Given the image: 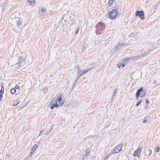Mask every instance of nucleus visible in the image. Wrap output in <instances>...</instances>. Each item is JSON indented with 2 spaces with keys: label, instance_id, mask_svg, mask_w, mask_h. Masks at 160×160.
I'll return each mask as SVG.
<instances>
[{
  "label": "nucleus",
  "instance_id": "nucleus-33",
  "mask_svg": "<svg viewBox=\"0 0 160 160\" xmlns=\"http://www.w3.org/2000/svg\"><path fill=\"white\" fill-rule=\"evenodd\" d=\"M74 19H73H73H72L71 21H72V23H71V26H72V25L73 24L74 22Z\"/></svg>",
  "mask_w": 160,
  "mask_h": 160
},
{
  "label": "nucleus",
  "instance_id": "nucleus-7",
  "mask_svg": "<svg viewBox=\"0 0 160 160\" xmlns=\"http://www.w3.org/2000/svg\"><path fill=\"white\" fill-rule=\"evenodd\" d=\"M89 154V151L84 152L83 153V156L82 158H80L79 160H84L85 159H87Z\"/></svg>",
  "mask_w": 160,
  "mask_h": 160
},
{
  "label": "nucleus",
  "instance_id": "nucleus-48",
  "mask_svg": "<svg viewBox=\"0 0 160 160\" xmlns=\"http://www.w3.org/2000/svg\"><path fill=\"white\" fill-rule=\"evenodd\" d=\"M63 19V18H62V20Z\"/></svg>",
  "mask_w": 160,
  "mask_h": 160
},
{
  "label": "nucleus",
  "instance_id": "nucleus-3",
  "mask_svg": "<svg viewBox=\"0 0 160 160\" xmlns=\"http://www.w3.org/2000/svg\"><path fill=\"white\" fill-rule=\"evenodd\" d=\"M149 53L150 52L149 51H148V52H145L144 53L140 55L137 56H134L133 57H131L130 58L131 59H132V60H137L144 57Z\"/></svg>",
  "mask_w": 160,
  "mask_h": 160
},
{
  "label": "nucleus",
  "instance_id": "nucleus-44",
  "mask_svg": "<svg viewBox=\"0 0 160 160\" xmlns=\"http://www.w3.org/2000/svg\"><path fill=\"white\" fill-rule=\"evenodd\" d=\"M49 132H50L51 131V129H50L49 130Z\"/></svg>",
  "mask_w": 160,
  "mask_h": 160
},
{
  "label": "nucleus",
  "instance_id": "nucleus-39",
  "mask_svg": "<svg viewBox=\"0 0 160 160\" xmlns=\"http://www.w3.org/2000/svg\"><path fill=\"white\" fill-rule=\"evenodd\" d=\"M147 122V119H145L144 120V121L142 122V123H146Z\"/></svg>",
  "mask_w": 160,
  "mask_h": 160
},
{
  "label": "nucleus",
  "instance_id": "nucleus-28",
  "mask_svg": "<svg viewBox=\"0 0 160 160\" xmlns=\"http://www.w3.org/2000/svg\"><path fill=\"white\" fill-rule=\"evenodd\" d=\"M116 91H117V89H116L114 91L113 93V95L112 96L113 97H114L115 96L116 94Z\"/></svg>",
  "mask_w": 160,
  "mask_h": 160
},
{
  "label": "nucleus",
  "instance_id": "nucleus-8",
  "mask_svg": "<svg viewBox=\"0 0 160 160\" xmlns=\"http://www.w3.org/2000/svg\"><path fill=\"white\" fill-rule=\"evenodd\" d=\"M62 96H60L59 97H58L56 100V102L58 103L59 106H62L63 104V102L62 101Z\"/></svg>",
  "mask_w": 160,
  "mask_h": 160
},
{
  "label": "nucleus",
  "instance_id": "nucleus-6",
  "mask_svg": "<svg viewBox=\"0 0 160 160\" xmlns=\"http://www.w3.org/2000/svg\"><path fill=\"white\" fill-rule=\"evenodd\" d=\"M122 147V144H120L116 146L114 149V153H118L121 150Z\"/></svg>",
  "mask_w": 160,
  "mask_h": 160
},
{
  "label": "nucleus",
  "instance_id": "nucleus-34",
  "mask_svg": "<svg viewBox=\"0 0 160 160\" xmlns=\"http://www.w3.org/2000/svg\"><path fill=\"white\" fill-rule=\"evenodd\" d=\"M19 86L18 85H16L15 87V88L16 89H19Z\"/></svg>",
  "mask_w": 160,
  "mask_h": 160
},
{
  "label": "nucleus",
  "instance_id": "nucleus-37",
  "mask_svg": "<svg viewBox=\"0 0 160 160\" xmlns=\"http://www.w3.org/2000/svg\"><path fill=\"white\" fill-rule=\"evenodd\" d=\"M146 102L147 104H148L149 103V101L148 99H146Z\"/></svg>",
  "mask_w": 160,
  "mask_h": 160
},
{
  "label": "nucleus",
  "instance_id": "nucleus-38",
  "mask_svg": "<svg viewBox=\"0 0 160 160\" xmlns=\"http://www.w3.org/2000/svg\"><path fill=\"white\" fill-rule=\"evenodd\" d=\"M2 95L0 94V101H1L2 99Z\"/></svg>",
  "mask_w": 160,
  "mask_h": 160
},
{
  "label": "nucleus",
  "instance_id": "nucleus-16",
  "mask_svg": "<svg viewBox=\"0 0 160 160\" xmlns=\"http://www.w3.org/2000/svg\"><path fill=\"white\" fill-rule=\"evenodd\" d=\"M82 76V75L80 74V72L78 71V75L76 78V80L77 81Z\"/></svg>",
  "mask_w": 160,
  "mask_h": 160
},
{
  "label": "nucleus",
  "instance_id": "nucleus-22",
  "mask_svg": "<svg viewBox=\"0 0 160 160\" xmlns=\"http://www.w3.org/2000/svg\"><path fill=\"white\" fill-rule=\"evenodd\" d=\"M87 72H88L86 70H84V71H82V72H80V74L82 76V75H84V74H85L86 73H87Z\"/></svg>",
  "mask_w": 160,
  "mask_h": 160
},
{
  "label": "nucleus",
  "instance_id": "nucleus-12",
  "mask_svg": "<svg viewBox=\"0 0 160 160\" xmlns=\"http://www.w3.org/2000/svg\"><path fill=\"white\" fill-rule=\"evenodd\" d=\"M146 94V92L145 91L143 90V88L142 89V91H141L140 92L139 94L140 97L142 98Z\"/></svg>",
  "mask_w": 160,
  "mask_h": 160
},
{
  "label": "nucleus",
  "instance_id": "nucleus-11",
  "mask_svg": "<svg viewBox=\"0 0 160 160\" xmlns=\"http://www.w3.org/2000/svg\"><path fill=\"white\" fill-rule=\"evenodd\" d=\"M38 147V145L35 144L34 145L31 149V153L33 154L34 152L35 151L36 149H37V147Z\"/></svg>",
  "mask_w": 160,
  "mask_h": 160
},
{
  "label": "nucleus",
  "instance_id": "nucleus-46",
  "mask_svg": "<svg viewBox=\"0 0 160 160\" xmlns=\"http://www.w3.org/2000/svg\"><path fill=\"white\" fill-rule=\"evenodd\" d=\"M18 2L21 1V0H18Z\"/></svg>",
  "mask_w": 160,
  "mask_h": 160
},
{
  "label": "nucleus",
  "instance_id": "nucleus-35",
  "mask_svg": "<svg viewBox=\"0 0 160 160\" xmlns=\"http://www.w3.org/2000/svg\"><path fill=\"white\" fill-rule=\"evenodd\" d=\"M79 28H78L77 30H76V32H75V34H78V31H79Z\"/></svg>",
  "mask_w": 160,
  "mask_h": 160
},
{
  "label": "nucleus",
  "instance_id": "nucleus-13",
  "mask_svg": "<svg viewBox=\"0 0 160 160\" xmlns=\"http://www.w3.org/2000/svg\"><path fill=\"white\" fill-rule=\"evenodd\" d=\"M28 3L30 5L33 6L35 4V0H28Z\"/></svg>",
  "mask_w": 160,
  "mask_h": 160
},
{
  "label": "nucleus",
  "instance_id": "nucleus-42",
  "mask_svg": "<svg viewBox=\"0 0 160 160\" xmlns=\"http://www.w3.org/2000/svg\"><path fill=\"white\" fill-rule=\"evenodd\" d=\"M43 131V130H42L40 131V134H39V136H40L41 134H42Z\"/></svg>",
  "mask_w": 160,
  "mask_h": 160
},
{
  "label": "nucleus",
  "instance_id": "nucleus-47",
  "mask_svg": "<svg viewBox=\"0 0 160 160\" xmlns=\"http://www.w3.org/2000/svg\"><path fill=\"white\" fill-rule=\"evenodd\" d=\"M104 160H107V159H105V158H104Z\"/></svg>",
  "mask_w": 160,
  "mask_h": 160
},
{
  "label": "nucleus",
  "instance_id": "nucleus-4",
  "mask_svg": "<svg viewBox=\"0 0 160 160\" xmlns=\"http://www.w3.org/2000/svg\"><path fill=\"white\" fill-rule=\"evenodd\" d=\"M142 149V147L140 146L138 147L136 150L134 152L133 156L134 157H138V159L139 158V155L141 153Z\"/></svg>",
  "mask_w": 160,
  "mask_h": 160
},
{
  "label": "nucleus",
  "instance_id": "nucleus-27",
  "mask_svg": "<svg viewBox=\"0 0 160 160\" xmlns=\"http://www.w3.org/2000/svg\"><path fill=\"white\" fill-rule=\"evenodd\" d=\"M105 25H102V26H100V27H99V28H100V29H101L102 30H103L104 28H105Z\"/></svg>",
  "mask_w": 160,
  "mask_h": 160
},
{
  "label": "nucleus",
  "instance_id": "nucleus-45",
  "mask_svg": "<svg viewBox=\"0 0 160 160\" xmlns=\"http://www.w3.org/2000/svg\"><path fill=\"white\" fill-rule=\"evenodd\" d=\"M93 64H91L90 65V66H91V65H93Z\"/></svg>",
  "mask_w": 160,
  "mask_h": 160
},
{
  "label": "nucleus",
  "instance_id": "nucleus-2",
  "mask_svg": "<svg viewBox=\"0 0 160 160\" xmlns=\"http://www.w3.org/2000/svg\"><path fill=\"white\" fill-rule=\"evenodd\" d=\"M118 10L116 9L112 10L109 13V16L110 19L114 18L117 15Z\"/></svg>",
  "mask_w": 160,
  "mask_h": 160
},
{
  "label": "nucleus",
  "instance_id": "nucleus-43",
  "mask_svg": "<svg viewBox=\"0 0 160 160\" xmlns=\"http://www.w3.org/2000/svg\"><path fill=\"white\" fill-rule=\"evenodd\" d=\"M76 81H77L76 80L73 83V86H74L75 84H76Z\"/></svg>",
  "mask_w": 160,
  "mask_h": 160
},
{
  "label": "nucleus",
  "instance_id": "nucleus-32",
  "mask_svg": "<svg viewBox=\"0 0 160 160\" xmlns=\"http://www.w3.org/2000/svg\"><path fill=\"white\" fill-rule=\"evenodd\" d=\"M4 92V90H1L0 91V94L2 95Z\"/></svg>",
  "mask_w": 160,
  "mask_h": 160
},
{
  "label": "nucleus",
  "instance_id": "nucleus-29",
  "mask_svg": "<svg viewBox=\"0 0 160 160\" xmlns=\"http://www.w3.org/2000/svg\"><path fill=\"white\" fill-rule=\"evenodd\" d=\"M46 10V9L45 8H42L41 11V13H42V12L45 11Z\"/></svg>",
  "mask_w": 160,
  "mask_h": 160
},
{
  "label": "nucleus",
  "instance_id": "nucleus-15",
  "mask_svg": "<svg viewBox=\"0 0 160 160\" xmlns=\"http://www.w3.org/2000/svg\"><path fill=\"white\" fill-rule=\"evenodd\" d=\"M113 154V152H111L110 153H109L108 154H107V155H106L105 156V157L104 158L105 159H108V157L111 155H112Z\"/></svg>",
  "mask_w": 160,
  "mask_h": 160
},
{
  "label": "nucleus",
  "instance_id": "nucleus-25",
  "mask_svg": "<svg viewBox=\"0 0 160 160\" xmlns=\"http://www.w3.org/2000/svg\"><path fill=\"white\" fill-rule=\"evenodd\" d=\"M141 102H142V100H139L138 101V103L136 104V106H138L140 104V103H141Z\"/></svg>",
  "mask_w": 160,
  "mask_h": 160
},
{
  "label": "nucleus",
  "instance_id": "nucleus-5",
  "mask_svg": "<svg viewBox=\"0 0 160 160\" xmlns=\"http://www.w3.org/2000/svg\"><path fill=\"white\" fill-rule=\"evenodd\" d=\"M144 13L142 11H137L135 13V15L136 16H139L140 18L142 20L144 19Z\"/></svg>",
  "mask_w": 160,
  "mask_h": 160
},
{
  "label": "nucleus",
  "instance_id": "nucleus-26",
  "mask_svg": "<svg viewBox=\"0 0 160 160\" xmlns=\"http://www.w3.org/2000/svg\"><path fill=\"white\" fill-rule=\"evenodd\" d=\"M33 153H31V152H30V153L29 154V155L28 156V158H29L31 157L32 156V155L33 154Z\"/></svg>",
  "mask_w": 160,
  "mask_h": 160
},
{
  "label": "nucleus",
  "instance_id": "nucleus-1",
  "mask_svg": "<svg viewBox=\"0 0 160 160\" xmlns=\"http://www.w3.org/2000/svg\"><path fill=\"white\" fill-rule=\"evenodd\" d=\"M18 62L14 65L15 67H17V69L20 68L22 67L25 64V62H24L25 60L22 58V57L19 56L18 57Z\"/></svg>",
  "mask_w": 160,
  "mask_h": 160
},
{
  "label": "nucleus",
  "instance_id": "nucleus-21",
  "mask_svg": "<svg viewBox=\"0 0 160 160\" xmlns=\"http://www.w3.org/2000/svg\"><path fill=\"white\" fill-rule=\"evenodd\" d=\"M124 45V44H121V43H119L118 45L116 47H117L118 48L119 47H123V46Z\"/></svg>",
  "mask_w": 160,
  "mask_h": 160
},
{
  "label": "nucleus",
  "instance_id": "nucleus-14",
  "mask_svg": "<svg viewBox=\"0 0 160 160\" xmlns=\"http://www.w3.org/2000/svg\"><path fill=\"white\" fill-rule=\"evenodd\" d=\"M59 106V105L58 104V103H57L56 102L55 104H53L52 105V106H51V107H50V108L51 109H53L54 107H57Z\"/></svg>",
  "mask_w": 160,
  "mask_h": 160
},
{
  "label": "nucleus",
  "instance_id": "nucleus-18",
  "mask_svg": "<svg viewBox=\"0 0 160 160\" xmlns=\"http://www.w3.org/2000/svg\"><path fill=\"white\" fill-rule=\"evenodd\" d=\"M125 63L123 62V63H121L120 64H118V68H120V67L121 66H122V67H124L125 66Z\"/></svg>",
  "mask_w": 160,
  "mask_h": 160
},
{
  "label": "nucleus",
  "instance_id": "nucleus-40",
  "mask_svg": "<svg viewBox=\"0 0 160 160\" xmlns=\"http://www.w3.org/2000/svg\"><path fill=\"white\" fill-rule=\"evenodd\" d=\"M92 69V68H89L88 69L86 70L87 71V72H88L89 71H90L91 69Z\"/></svg>",
  "mask_w": 160,
  "mask_h": 160
},
{
  "label": "nucleus",
  "instance_id": "nucleus-20",
  "mask_svg": "<svg viewBox=\"0 0 160 160\" xmlns=\"http://www.w3.org/2000/svg\"><path fill=\"white\" fill-rule=\"evenodd\" d=\"M113 0H109V2L108 4L109 7H111L113 3Z\"/></svg>",
  "mask_w": 160,
  "mask_h": 160
},
{
  "label": "nucleus",
  "instance_id": "nucleus-24",
  "mask_svg": "<svg viewBox=\"0 0 160 160\" xmlns=\"http://www.w3.org/2000/svg\"><path fill=\"white\" fill-rule=\"evenodd\" d=\"M19 102V101L15 102L13 104V105L14 106H17Z\"/></svg>",
  "mask_w": 160,
  "mask_h": 160
},
{
  "label": "nucleus",
  "instance_id": "nucleus-31",
  "mask_svg": "<svg viewBox=\"0 0 160 160\" xmlns=\"http://www.w3.org/2000/svg\"><path fill=\"white\" fill-rule=\"evenodd\" d=\"M160 151V148L159 147H158L156 149V151L157 152H158Z\"/></svg>",
  "mask_w": 160,
  "mask_h": 160
},
{
  "label": "nucleus",
  "instance_id": "nucleus-30",
  "mask_svg": "<svg viewBox=\"0 0 160 160\" xmlns=\"http://www.w3.org/2000/svg\"><path fill=\"white\" fill-rule=\"evenodd\" d=\"M98 24L103 25L104 23L103 22H100L98 23Z\"/></svg>",
  "mask_w": 160,
  "mask_h": 160
},
{
  "label": "nucleus",
  "instance_id": "nucleus-9",
  "mask_svg": "<svg viewBox=\"0 0 160 160\" xmlns=\"http://www.w3.org/2000/svg\"><path fill=\"white\" fill-rule=\"evenodd\" d=\"M8 2V0H6L4 2L2 5L3 10H5V8L7 7Z\"/></svg>",
  "mask_w": 160,
  "mask_h": 160
},
{
  "label": "nucleus",
  "instance_id": "nucleus-10",
  "mask_svg": "<svg viewBox=\"0 0 160 160\" xmlns=\"http://www.w3.org/2000/svg\"><path fill=\"white\" fill-rule=\"evenodd\" d=\"M142 87H141L137 91L136 94V97L137 100L138 99V97L140 94V92L141 91H142Z\"/></svg>",
  "mask_w": 160,
  "mask_h": 160
},
{
  "label": "nucleus",
  "instance_id": "nucleus-36",
  "mask_svg": "<svg viewBox=\"0 0 160 160\" xmlns=\"http://www.w3.org/2000/svg\"><path fill=\"white\" fill-rule=\"evenodd\" d=\"M1 90H4V88L3 86L2 83V85L1 86Z\"/></svg>",
  "mask_w": 160,
  "mask_h": 160
},
{
  "label": "nucleus",
  "instance_id": "nucleus-23",
  "mask_svg": "<svg viewBox=\"0 0 160 160\" xmlns=\"http://www.w3.org/2000/svg\"><path fill=\"white\" fill-rule=\"evenodd\" d=\"M22 24V22L21 21H19L17 22V26H20V25Z\"/></svg>",
  "mask_w": 160,
  "mask_h": 160
},
{
  "label": "nucleus",
  "instance_id": "nucleus-19",
  "mask_svg": "<svg viewBox=\"0 0 160 160\" xmlns=\"http://www.w3.org/2000/svg\"><path fill=\"white\" fill-rule=\"evenodd\" d=\"M16 92V89H15V88H12L11 90V92L12 93V94H14Z\"/></svg>",
  "mask_w": 160,
  "mask_h": 160
},
{
  "label": "nucleus",
  "instance_id": "nucleus-41",
  "mask_svg": "<svg viewBox=\"0 0 160 160\" xmlns=\"http://www.w3.org/2000/svg\"><path fill=\"white\" fill-rule=\"evenodd\" d=\"M50 133L49 131H47L46 132V134H48Z\"/></svg>",
  "mask_w": 160,
  "mask_h": 160
},
{
  "label": "nucleus",
  "instance_id": "nucleus-17",
  "mask_svg": "<svg viewBox=\"0 0 160 160\" xmlns=\"http://www.w3.org/2000/svg\"><path fill=\"white\" fill-rule=\"evenodd\" d=\"M130 60H132V59H131L130 58H127L123 60V61L125 64H126L127 62H128Z\"/></svg>",
  "mask_w": 160,
  "mask_h": 160
}]
</instances>
